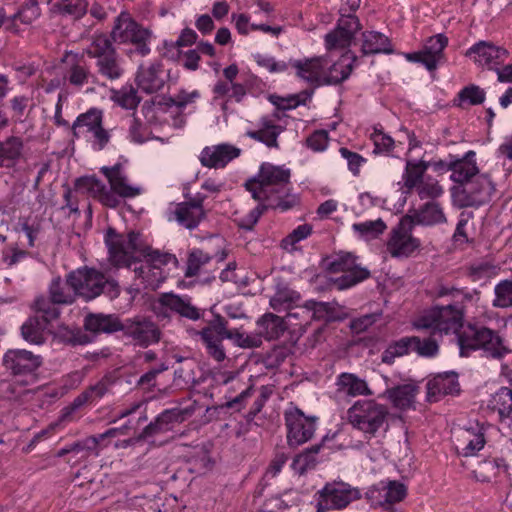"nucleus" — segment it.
<instances>
[{
  "mask_svg": "<svg viewBox=\"0 0 512 512\" xmlns=\"http://www.w3.org/2000/svg\"><path fill=\"white\" fill-rule=\"evenodd\" d=\"M244 186L258 202L239 223L245 230H251L268 209L286 212L299 204V197L292 193L291 170L285 165L262 163L257 174Z\"/></svg>",
  "mask_w": 512,
  "mask_h": 512,
  "instance_id": "1",
  "label": "nucleus"
},
{
  "mask_svg": "<svg viewBox=\"0 0 512 512\" xmlns=\"http://www.w3.org/2000/svg\"><path fill=\"white\" fill-rule=\"evenodd\" d=\"M140 237V234L135 231H130L124 235L118 233L112 227L108 228L104 236V242L108 250L107 260L109 264L116 268H129L140 257L146 258L144 264L159 268L169 263H177L175 255L152 250L141 243Z\"/></svg>",
  "mask_w": 512,
  "mask_h": 512,
  "instance_id": "2",
  "label": "nucleus"
},
{
  "mask_svg": "<svg viewBox=\"0 0 512 512\" xmlns=\"http://www.w3.org/2000/svg\"><path fill=\"white\" fill-rule=\"evenodd\" d=\"M348 421L353 428L361 431L367 441H357L352 448L362 451L371 461H377L383 454L380 441L370 440L388 428L389 410L384 404L373 399L357 400L347 411Z\"/></svg>",
  "mask_w": 512,
  "mask_h": 512,
  "instance_id": "3",
  "label": "nucleus"
},
{
  "mask_svg": "<svg viewBox=\"0 0 512 512\" xmlns=\"http://www.w3.org/2000/svg\"><path fill=\"white\" fill-rule=\"evenodd\" d=\"M206 351L217 362L226 358L222 341L231 340L236 346L244 349L258 348L262 345V337L259 334H245L240 329L228 328L227 320L221 315H216L209 324L199 333Z\"/></svg>",
  "mask_w": 512,
  "mask_h": 512,
  "instance_id": "4",
  "label": "nucleus"
},
{
  "mask_svg": "<svg viewBox=\"0 0 512 512\" xmlns=\"http://www.w3.org/2000/svg\"><path fill=\"white\" fill-rule=\"evenodd\" d=\"M68 283L73 291L86 301L93 300L101 294L115 299L120 294V287L116 280L107 279L102 272L87 266L70 272Z\"/></svg>",
  "mask_w": 512,
  "mask_h": 512,
  "instance_id": "5",
  "label": "nucleus"
},
{
  "mask_svg": "<svg viewBox=\"0 0 512 512\" xmlns=\"http://www.w3.org/2000/svg\"><path fill=\"white\" fill-rule=\"evenodd\" d=\"M464 322V312L456 305L434 306L412 322L416 330H430L432 335L458 334Z\"/></svg>",
  "mask_w": 512,
  "mask_h": 512,
  "instance_id": "6",
  "label": "nucleus"
},
{
  "mask_svg": "<svg viewBox=\"0 0 512 512\" xmlns=\"http://www.w3.org/2000/svg\"><path fill=\"white\" fill-rule=\"evenodd\" d=\"M110 35L116 44L133 45L140 56H147L151 51L152 32L137 23L128 12L123 11L115 18Z\"/></svg>",
  "mask_w": 512,
  "mask_h": 512,
  "instance_id": "7",
  "label": "nucleus"
},
{
  "mask_svg": "<svg viewBox=\"0 0 512 512\" xmlns=\"http://www.w3.org/2000/svg\"><path fill=\"white\" fill-rule=\"evenodd\" d=\"M343 1L335 29L325 36V45L328 50L350 46L356 32L361 28L358 17L351 13L359 8L361 0Z\"/></svg>",
  "mask_w": 512,
  "mask_h": 512,
  "instance_id": "8",
  "label": "nucleus"
},
{
  "mask_svg": "<svg viewBox=\"0 0 512 512\" xmlns=\"http://www.w3.org/2000/svg\"><path fill=\"white\" fill-rule=\"evenodd\" d=\"M103 112L97 108H91L80 114L71 126L74 138L84 137L92 142V147L103 150L110 140L109 132L103 128Z\"/></svg>",
  "mask_w": 512,
  "mask_h": 512,
  "instance_id": "9",
  "label": "nucleus"
},
{
  "mask_svg": "<svg viewBox=\"0 0 512 512\" xmlns=\"http://www.w3.org/2000/svg\"><path fill=\"white\" fill-rule=\"evenodd\" d=\"M360 498L358 489L342 481L328 482L316 495V512L341 510Z\"/></svg>",
  "mask_w": 512,
  "mask_h": 512,
  "instance_id": "10",
  "label": "nucleus"
},
{
  "mask_svg": "<svg viewBox=\"0 0 512 512\" xmlns=\"http://www.w3.org/2000/svg\"><path fill=\"white\" fill-rule=\"evenodd\" d=\"M284 421L287 429V443L297 447L308 442L316 430L315 416H307L292 402L284 411Z\"/></svg>",
  "mask_w": 512,
  "mask_h": 512,
  "instance_id": "11",
  "label": "nucleus"
},
{
  "mask_svg": "<svg viewBox=\"0 0 512 512\" xmlns=\"http://www.w3.org/2000/svg\"><path fill=\"white\" fill-rule=\"evenodd\" d=\"M331 273L344 274L335 280L338 289L351 288L370 277V271L357 263V256L350 252H341L328 263Z\"/></svg>",
  "mask_w": 512,
  "mask_h": 512,
  "instance_id": "12",
  "label": "nucleus"
},
{
  "mask_svg": "<svg viewBox=\"0 0 512 512\" xmlns=\"http://www.w3.org/2000/svg\"><path fill=\"white\" fill-rule=\"evenodd\" d=\"M414 229L410 217H402L390 231L386 250L393 258H407L421 246V241L412 235Z\"/></svg>",
  "mask_w": 512,
  "mask_h": 512,
  "instance_id": "13",
  "label": "nucleus"
},
{
  "mask_svg": "<svg viewBox=\"0 0 512 512\" xmlns=\"http://www.w3.org/2000/svg\"><path fill=\"white\" fill-rule=\"evenodd\" d=\"M122 333L133 345L142 348L157 344L162 335L153 320L141 316L126 319L122 325Z\"/></svg>",
  "mask_w": 512,
  "mask_h": 512,
  "instance_id": "14",
  "label": "nucleus"
},
{
  "mask_svg": "<svg viewBox=\"0 0 512 512\" xmlns=\"http://www.w3.org/2000/svg\"><path fill=\"white\" fill-rule=\"evenodd\" d=\"M205 199L206 196L204 194L197 193L189 201L172 205L169 208L168 219L176 221L180 226L188 230H194L206 217L203 206Z\"/></svg>",
  "mask_w": 512,
  "mask_h": 512,
  "instance_id": "15",
  "label": "nucleus"
},
{
  "mask_svg": "<svg viewBox=\"0 0 512 512\" xmlns=\"http://www.w3.org/2000/svg\"><path fill=\"white\" fill-rule=\"evenodd\" d=\"M509 55L505 47L484 40L476 42L466 51V56L472 58L477 66L494 72L508 59Z\"/></svg>",
  "mask_w": 512,
  "mask_h": 512,
  "instance_id": "16",
  "label": "nucleus"
},
{
  "mask_svg": "<svg viewBox=\"0 0 512 512\" xmlns=\"http://www.w3.org/2000/svg\"><path fill=\"white\" fill-rule=\"evenodd\" d=\"M447 45V36L439 33L429 37L421 50L406 53L404 56L409 62L420 63L428 71H435L444 59V50Z\"/></svg>",
  "mask_w": 512,
  "mask_h": 512,
  "instance_id": "17",
  "label": "nucleus"
},
{
  "mask_svg": "<svg viewBox=\"0 0 512 512\" xmlns=\"http://www.w3.org/2000/svg\"><path fill=\"white\" fill-rule=\"evenodd\" d=\"M457 194L461 205L465 207H477L488 202L495 192V185L487 174H479L474 180L462 185Z\"/></svg>",
  "mask_w": 512,
  "mask_h": 512,
  "instance_id": "18",
  "label": "nucleus"
},
{
  "mask_svg": "<svg viewBox=\"0 0 512 512\" xmlns=\"http://www.w3.org/2000/svg\"><path fill=\"white\" fill-rule=\"evenodd\" d=\"M43 359L26 349H9L3 356V366L14 376H32Z\"/></svg>",
  "mask_w": 512,
  "mask_h": 512,
  "instance_id": "19",
  "label": "nucleus"
},
{
  "mask_svg": "<svg viewBox=\"0 0 512 512\" xmlns=\"http://www.w3.org/2000/svg\"><path fill=\"white\" fill-rule=\"evenodd\" d=\"M169 78V72L164 69L161 60H155L139 66L136 74L138 88L146 94L162 90Z\"/></svg>",
  "mask_w": 512,
  "mask_h": 512,
  "instance_id": "20",
  "label": "nucleus"
},
{
  "mask_svg": "<svg viewBox=\"0 0 512 512\" xmlns=\"http://www.w3.org/2000/svg\"><path fill=\"white\" fill-rule=\"evenodd\" d=\"M486 430L479 422L460 428L456 435L458 453L464 457L476 456L486 444Z\"/></svg>",
  "mask_w": 512,
  "mask_h": 512,
  "instance_id": "21",
  "label": "nucleus"
},
{
  "mask_svg": "<svg viewBox=\"0 0 512 512\" xmlns=\"http://www.w3.org/2000/svg\"><path fill=\"white\" fill-rule=\"evenodd\" d=\"M328 64L329 59L326 56L289 61V66L295 69L297 77L314 86L323 85L324 72Z\"/></svg>",
  "mask_w": 512,
  "mask_h": 512,
  "instance_id": "22",
  "label": "nucleus"
},
{
  "mask_svg": "<svg viewBox=\"0 0 512 512\" xmlns=\"http://www.w3.org/2000/svg\"><path fill=\"white\" fill-rule=\"evenodd\" d=\"M429 401H438L446 395H457L460 392L458 374L454 371L438 373L430 378L426 384Z\"/></svg>",
  "mask_w": 512,
  "mask_h": 512,
  "instance_id": "23",
  "label": "nucleus"
},
{
  "mask_svg": "<svg viewBox=\"0 0 512 512\" xmlns=\"http://www.w3.org/2000/svg\"><path fill=\"white\" fill-rule=\"evenodd\" d=\"M285 128L278 124L272 116H262L258 121V128L247 130L245 135L264 144L269 149H280L278 138Z\"/></svg>",
  "mask_w": 512,
  "mask_h": 512,
  "instance_id": "24",
  "label": "nucleus"
},
{
  "mask_svg": "<svg viewBox=\"0 0 512 512\" xmlns=\"http://www.w3.org/2000/svg\"><path fill=\"white\" fill-rule=\"evenodd\" d=\"M100 172L107 178L110 188L122 198H134L141 194L142 189L129 183L127 174L121 163L103 166Z\"/></svg>",
  "mask_w": 512,
  "mask_h": 512,
  "instance_id": "25",
  "label": "nucleus"
},
{
  "mask_svg": "<svg viewBox=\"0 0 512 512\" xmlns=\"http://www.w3.org/2000/svg\"><path fill=\"white\" fill-rule=\"evenodd\" d=\"M239 155L240 149L231 144L222 143L204 147L199 160L204 167L218 169L225 167Z\"/></svg>",
  "mask_w": 512,
  "mask_h": 512,
  "instance_id": "26",
  "label": "nucleus"
},
{
  "mask_svg": "<svg viewBox=\"0 0 512 512\" xmlns=\"http://www.w3.org/2000/svg\"><path fill=\"white\" fill-rule=\"evenodd\" d=\"M158 310L156 313L165 315L162 310L169 309L182 317L190 320H198L201 318V311L196 306L192 305L189 298L181 297L173 293H164L158 299Z\"/></svg>",
  "mask_w": 512,
  "mask_h": 512,
  "instance_id": "27",
  "label": "nucleus"
},
{
  "mask_svg": "<svg viewBox=\"0 0 512 512\" xmlns=\"http://www.w3.org/2000/svg\"><path fill=\"white\" fill-rule=\"evenodd\" d=\"M450 179L460 185L468 183L479 175V167L476 161V152L467 151L462 157L451 155Z\"/></svg>",
  "mask_w": 512,
  "mask_h": 512,
  "instance_id": "28",
  "label": "nucleus"
},
{
  "mask_svg": "<svg viewBox=\"0 0 512 512\" xmlns=\"http://www.w3.org/2000/svg\"><path fill=\"white\" fill-rule=\"evenodd\" d=\"M404 217H410L414 227L415 225L435 226L447 222L441 204L436 201H429Z\"/></svg>",
  "mask_w": 512,
  "mask_h": 512,
  "instance_id": "29",
  "label": "nucleus"
},
{
  "mask_svg": "<svg viewBox=\"0 0 512 512\" xmlns=\"http://www.w3.org/2000/svg\"><path fill=\"white\" fill-rule=\"evenodd\" d=\"M487 327L468 324L462 326L457 334L460 355L467 357L471 352L480 350Z\"/></svg>",
  "mask_w": 512,
  "mask_h": 512,
  "instance_id": "30",
  "label": "nucleus"
},
{
  "mask_svg": "<svg viewBox=\"0 0 512 512\" xmlns=\"http://www.w3.org/2000/svg\"><path fill=\"white\" fill-rule=\"evenodd\" d=\"M184 420L183 412L179 409H168L163 411L155 421L149 423L140 434V438L146 439L173 429L175 423Z\"/></svg>",
  "mask_w": 512,
  "mask_h": 512,
  "instance_id": "31",
  "label": "nucleus"
},
{
  "mask_svg": "<svg viewBox=\"0 0 512 512\" xmlns=\"http://www.w3.org/2000/svg\"><path fill=\"white\" fill-rule=\"evenodd\" d=\"M200 92L193 90L188 92L185 89H181L175 96H168L163 99V104L168 108H175L176 115L173 117V126L176 128H182L185 124V117L182 114L184 109L195 103L200 98Z\"/></svg>",
  "mask_w": 512,
  "mask_h": 512,
  "instance_id": "32",
  "label": "nucleus"
},
{
  "mask_svg": "<svg viewBox=\"0 0 512 512\" xmlns=\"http://www.w3.org/2000/svg\"><path fill=\"white\" fill-rule=\"evenodd\" d=\"M419 388L415 384H401L388 388L384 392V397L399 410H406L413 406Z\"/></svg>",
  "mask_w": 512,
  "mask_h": 512,
  "instance_id": "33",
  "label": "nucleus"
},
{
  "mask_svg": "<svg viewBox=\"0 0 512 512\" xmlns=\"http://www.w3.org/2000/svg\"><path fill=\"white\" fill-rule=\"evenodd\" d=\"M24 141L19 136H8L0 141V168H13L24 155Z\"/></svg>",
  "mask_w": 512,
  "mask_h": 512,
  "instance_id": "34",
  "label": "nucleus"
},
{
  "mask_svg": "<svg viewBox=\"0 0 512 512\" xmlns=\"http://www.w3.org/2000/svg\"><path fill=\"white\" fill-rule=\"evenodd\" d=\"M114 43L115 42L112 40L111 35L103 32H96L91 36L88 45L83 50V53L97 62L117 52Z\"/></svg>",
  "mask_w": 512,
  "mask_h": 512,
  "instance_id": "35",
  "label": "nucleus"
},
{
  "mask_svg": "<svg viewBox=\"0 0 512 512\" xmlns=\"http://www.w3.org/2000/svg\"><path fill=\"white\" fill-rule=\"evenodd\" d=\"M356 57H349L347 54L342 55L336 62L326 66L323 78V85H336L349 78Z\"/></svg>",
  "mask_w": 512,
  "mask_h": 512,
  "instance_id": "36",
  "label": "nucleus"
},
{
  "mask_svg": "<svg viewBox=\"0 0 512 512\" xmlns=\"http://www.w3.org/2000/svg\"><path fill=\"white\" fill-rule=\"evenodd\" d=\"M337 391L350 397L371 396L372 390L367 382L356 374L343 372L336 378Z\"/></svg>",
  "mask_w": 512,
  "mask_h": 512,
  "instance_id": "37",
  "label": "nucleus"
},
{
  "mask_svg": "<svg viewBox=\"0 0 512 512\" xmlns=\"http://www.w3.org/2000/svg\"><path fill=\"white\" fill-rule=\"evenodd\" d=\"M123 322L115 315L89 314L85 317L84 327L92 333H114L122 331Z\"/></svg>",
  "mask_w": 512,
  "mask_h": 512,
  "instance_id": "38",
  "label": "nucleus"
},
{
  "mask_svg": "<svg viewBox=\"0 0 512 512\" xmlns=\"http://www.w3.org/2000/svg\"><path fill=\"white\" fill-rule=\"evenodd\" d=\"M66 57L68 59L67 80L72 86L82 87L89 82L90 78H94L82 56L68 53Z\"/></svg>",
  "mask_w": 512,
  "mask_h": 512,
  "instance_id": "39",
  "label": "nucleus"
},
{
  "mask_svg": "<svg viewBox=\"0 0 512 512\" xmlns=\"http://www.w3.org/2000/svg\"><path fill=\"white\" fill-rule=\"evenodd\" d=\"M361 51L364 55L391 54L392 44L387 36L377 31H366L362 34Z\"/></svg>",
  "mask_w": 512,
  "mask_h": 512,
  "instance_id": "40",
  "label": "nucleus"
},
{
  "mask_svg": "<svg viewBox=\"0 0 512 512\" xmlns=\"http://www.w3.org/2000/svg\"><path fill=\"white\" fill-rule=\"evenodd\" d=\"M95 67L100 77L111 82L119 80L125 73L124 60L118 52L95 62Z\"/></svg>",
  "mask_w": 512,
  "mask_h": 512,
  "instance_id": "41",
  "label": "nucleus"
},
{
  "mask_svg": "<svg viewBox=\"0 0 512 512\" xmlns=\"http://www.w3.org/2000/svg\"><path fill=\"white\" fill-rule=\"evenodd\" d=\"M70 454L76 456L77 459H87L91 456L98 457L99 449L97 447V440L92 436L86 437L82 440L64 446L56 453V456L64 457Z\"/></svg>",
  "mask_w": 512,
  "mask_h": 512,
  "instance_id": "42",
  "label": "nucleus"
},
{
  "mask_svg": "<svg viewBox=\"0 0 512 512\" xmlns=\"http://www.w3.org/2000/svg\"><path fill=\"white\" fill-rule=\"evenodd\" d=\"M484 336L480 350L486 357L500 360L510 352L497 331L487 328Z\"/></svg>",
  "mask_w": 512,
  "mask_h": 512,
  "instance_id": "43",
  "label": "nucleus"
},
{
  "mask_svg": "<svg viewBox=\"0 0 512 512\" xmlns=\"http://www.w3.org/2000/svg\"><path fill=\"white\" fill-rule=\"evenodd\" d=\"M50 10L62 16L81 19L88 11V0H48Z\"/></svg>",
  "mask_w": 512,
  "mask_h": 512,
  "instance_id": "44",
  "label": "nucleus"
},
{
  "mask_svg": "<svg viewBox=\"0 0 512 512\" xmlns=\"http://www.w3.org/2000/svg\"><path fill=\"white\" fill-rule=\"evenodd\" d=\"M429 168V162L424 160H408L402 175L403 185L407 192L416 188L423 180Z\"/></svg>",
  "mask_w": 512,
  "mask_h": 512,
  "instance_id": "45",
  "label": "nucleus"
},
{
  "mask_svg": "<svg viewBox=\"0 0 512 512\" xmlns=\"http://www.w3.org/2000/svg\"><path fill=\"white\" fill-rule=\"evenodd\" d=\"M257 325L261 329L259 335L267 340L278 339L286 329L283 319L272 313L264 314L257 321Z\"/></svg>",
  "mask_w": 512,
  "mask_h": 512,
  "instance_id": "46",
  "label": "nucleus"
},
{
  "mask_svg": "<svg viewBox=\"0 0 512 512\" xmlns=\"http://www.w3.org/2000/svg\"><path fill=\"white\" fill-rule=\"evenodd\" d=\"M48 293L53 302L58 303L59 305L72 304L77 295L68 283V278L66 279V282H64L60 277L52 279L48 288Z\"/></svg>",
  "mask_w": 512,
  "mask_h": 512,
  "instance_id": "47",
  "label": "nucleus"
},
{
  "mask_svg": "<svg viewBox=\"0 0 512 512\" xmlns=\"http://www.w3.org/2000/svg\"><path fill=\"white\" fill-rule=\"evenodd\" d=\"M486 92L483 88L476 84H469L463 87L453 100L456 107L464 108L466 105L476 106L485 101Z\"/></svg>",
  "mask_w": 512,
  "mask_h": 512,
  "instance_id": "48",
  "label": "nucleus"
},
{
  "mask_svg": "<svg viewBox=\"0 0 512 512\" xmlns=\"http://www.w3.org/2000/svg\"><path fill=\"white\" fill-rule=\"evenodd\" d=\"M134 273L135 277L140 280L145 288L155 289L165 280L162 268L153 265L143 263L134 269Z\"/></svg>",
  "mask_w": 512,
  "mask_h": 512,
  "instance_id": "49",
  "label": "nucleus"
},
{
  "mask_svg": "<svg viewBox=\"0 0 512 512\" xmlns=\"http://www.w3.org/2000/svg\"><path fill=\"white\" fill-rule=\"evenodd\" d=\"M413 342H416L412 336L402 337L388 345L381 356V360L385 364L394 363L397 357H402L413 351Z\"/></svg>",
  "mask_w": 512,
  "mask_h": 512,
  "instance_id": "50",
  "label": "nucleus"
},
{
  "mask_svg": "<svg viewBox=\"0 0 512 512\" xmlns=\"http://www.w3.org/2000/svg\"><path fill=\"white\" fill-rule=\"evenodd\" d=\"M46 324L37 316L28 318L21 326L23 339L31 344L41 345L45 341Z\"/></svg>",
  "mask_w": 512,
  "mask_h": 512,
  "instance_id": "51",
  "label": "nucleus"
},
{
  "mask_svg": "<svg viewBox=\"0 0 512 512\" xmlns=\"http://www.w3.org/2000/svg\"><path fill=\"white\" fill-rule=\"evenodd\" d=\"M320 447V445H314L296 455L291 464L293 471L299 475H303L308 470L315 468Z\"/></svg>",
  "mask_w": 512,
  "mask_h": 512,
  "instance_id": "52",
  "label": "nucleus"
},
{
  "mask_svg": "<svg viewBox=\"0 0 512 512\" xmlns=\"http://www.w3.org/2000/svg\"><path fill=\"white\" fill-rule=\"evenodd\" d=\"M387 228L382 219L368 220L364 222L354 223L352 230L364 240H372L378 238Z\"/></svg>",
  "mask_w": 512,
  "mask_h": 512,
  "instance_id": "53",
  "label": "nucleus"
},
{
  "mask_svg": "<svg viewBox=\"0 0 512 512\" xmlns=\"http://www.w3.org/2000/svg\"><path fill=\"white\" fill-rule=\"evenodd\" d=\"M58 303H54L50 297L38 296L33 302L34 311L42 317V322L45 324L56 320L60 315V310L57 307Z\"/></svg>",
  "mask_w": 512,
  "mask_h": 512,
  "instance_id": "54",
  "label": "nucleus"
},
{
  "mask_svg": "<svg viewBox=\"0 0 512 512\" xmlns=\"http://www.w3.org/2000/svg\"><path fill=\"white\" fill-rule=\"evenodd\" d=\"M492 306L497 309L512 308V279L501 280L495 285Z\"/></svg>",
  "mask_w": 512,
  "mask_h": 512,
  "instance_id": "55",
  "label": "nucleus"
},
{
  "mask_svg": "<svg viewBox=\"0 0 512 512\" xmlns=\"http://www.w3.org/2000/svg\"><path fill=\"white\" fill-rule=\"evenodd\" d=\"M211 260L212 256L209 253L201 249H192L187 257L185 276L188 278L197 276L201 268L207 265Z\"/></svg>",
  "mask_w": 512,
  "mask_h": 512,
  "instance_id": "56",
  "label": "nucleus"
},
{
  "mask_svg": "<svg viewBox=\"0 0 512 512\" xmlns=\"http://www.w3.org/2000/svg\"><path fill=\"white\" fill-rule=\"evenodd\" d=\"M370 139L374 144V154L389 155L394 149V139L386 134L380 125L373 128Z\"/></svg>",
  "mask_w": 512,
  "mask_h": 512,
  "instance_id": "57",
  "label": "nucleus"
},
{
  "mask_svg": "<svg viewBox=\"0 0 512 512\" xmlns=\"http://www.w3.org/2000/svg\"><path fill=\"white\" fill-rule=\"evenodd\" d=\"M384 483L385 506L390 508L393 504L402 501L406 494V486L396 480H382Z\"/></svg>",
  "mask_w": 512,
  "mask_h": 512,
  "instance_id": "58",
  "label": "nucleus"
},
{
  "mask_svg": "<svg viewBox=\"0 0 512 512\" xmlns=\"http://www.w3.org/2000/svg\"><path fill=\"white\" fill-rule=\"evenodd\" d=\"M313 232V226L309 223L298 225L281 242L283 249L288 251L296 250V244L307 239Z\"/></svg>",
  "mask_w": 512,
  "mask_h": 512,
  "instance_id": "59",
  "label": "nucleus"
},
{
  "mask_svg": "<svg viewBox=\"0 0 512 512\" xmlns=\"http://www.w3.org/2000/svg\"><path fill=\"white\" fill-rule=\"evenodd\" d=\"M467 274L473 282L488 280L497 275V267L487 261L478 262L468 267Z\"/></svg>",
  "mask_w": 512,
  "mask_h": 512,
  "instance_id": "60",
  "label": "nucleus"
},
{
  "mask_svg": "<svg viewBox=\"0 0 512 512\" xmlns=\"http://www.w3.org/2000/svg\"><path fill=\"white\" fill-rule=\"evenodd\" d=\"M304 308L312 313L311 318L314 320L330 321L333 319L334 309L328 302L308 300L305 302Z\"/></svg>",
  "mask_w": 512,
  "mask_h": 512,
  "instance_id": "61",
  "label": "nucleus"
},
{
  "mask_svg": "<svg viewBox=\"0 0 512 512\" xmlns=\"http://www.w3.org/2000/svg\"><path fill=\"white\" fill-rule=\"evenodd\" d=\"M421 200L436 199L443 194V188L439 182L431 177L423 179L422 182L415 188Z\"/></svg>",
  "mask_w": 512,
  "mask_h": 512,
  "instance_id": "62",
  "label": "nucleus"
},
{
  "mask_svg": "<svg viewBox=\"0 0 512 512\" xmlns=\"http://www.w3.org/2000/svg\"><path fill=\"white\" fill-rule=\"evenodd\" d=\"M40 16V8L37 0H28L21 8L12 16V21L19 20L23 24H31Z\"/></svg>",
  "mask_w": 512,
  "mask_h": 512,
  "instance_id": "63",
  "label": "nucleus"
},
{
  "mask_svg": "<svg viewBox=\"0 0 512 512\" xmlns=\"http://www.w3.org/2000/svg\"><path fill=\"white\" fill-rule=\"evenodd\" d=\"M330 137L327 130L318 129L313 131L305 139V146L315 153L323 152L329 145Z\"/></svg>",
  "mask_w": 512,
  "mask_h": 512,
  "instance_id": "64",
  "label": "nucleus"
}]
</instances>
